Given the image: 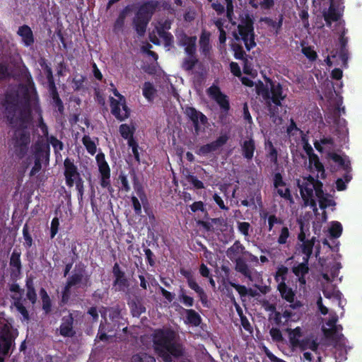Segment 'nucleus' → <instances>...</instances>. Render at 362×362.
Segmentation results:
<instances>
[{
	"instance_id": "obj_1",
	"label": "nucleus",
	"mask_w": 362,
	"mask_h": 362,
	"mask_svg": "<svg viewBox=\"0 0 362 362\" xmlns=\"http://www.w3.org/2000/svg\"><path fill=\"white\" fill-rule=\"evenodd\" d=\"M177 333L171 329L154 330L153 341L165 362H172V357L180 358L185 354L182 344L176 342Z\"/></svg>"
},
{
	"instance_id": "obj_2",
	"label": "nucleus",
	"mask_w": 362,
	"mask_h": 362,
	"mask_svg": "<svg viewBox=\"0 0 362 362\" xmlns=\"http://www.w3.org/2000/svg\"><path fill=\"white\" fill-rule=\"evenodd\" d=\"M266 81L269 83V90L265 93L266 109L270 117L275 120L279 115V107L283 106V101L286 99V93H284L281 83L273 81L269 78Z\"/></svg>"
},
{
	"instance_id": "obj_3",
	"label": "nucleus",
	"mask_w": 362,
	"mask_h": 362,
	"mask_svg": "<svg viewBox=\"0 0 362 362\" xmlns=\"http://www.w3.org/2000/svg\"><path fill=\"white\" fill-rule=\"evenodd\" d=\"M19 127L15 130L12 138L13 150L16 157L21 159L26 156L30 142V134L27 130L29 117L21 116Z\"/></svg>"
},
{
	"instance_id": "obj_4",
	"label": "nucleus",
	"mask_w": 362,
	"mask_h": 362,
	"mask_svg": "<svg viewBox=\"0 0 362 362\" xmlns=\"http://www.w3.org/2000/svg\"><path fill=\"white\" fill-rule=\"evenodd\" d=\"M237 29L238 32L233 33L235 39L236 40L241 39L247 51H250L251 49L255 47L256 34L254 30V20L249 13H246L240 18Z\"/></svg>"
},
{
	"instance_id": "obj_5",
	"label": "nucleus",
	"mask_w": 362,
	"mask_h": 362,
	"mask_svg": "<svg viewBox=\"0 0 362 362\" xmlns=\"http://www.w3.org/2000/svg\"><path fill=\"white\" fill-rule=\"evenodd\" d=\"M18 336V329H13L10 324L0 321V362L4 361V356L9 354L11 349H13Z\"/></svg>"
},
{
	"instance_id": "obj_6",
	"label": "nucleus",
	"mask_w": 362,
	"mask_h": 362,
	"mask_svg": "<svg viewBox=\"0 0 362 362\" xmlns=\"http://www.w3.org/2000/svg\"><path fill=\"white\" fill-rule=\"evenodd\" d=\"M112 92L118 99L110 97V112L116 119L124 121L131 116V110L127 105L126 98L117 88H113Z\"/></svg>"
},
{
	"instance_id": "obj_7",
	"label": "nucleus",
	"mask_w": 362,
	"mask_h": 362,
	"mask_svg": "<svg viewBox=\"0 0 362 362\" xmlns=\"http://www.w3.org/2000/svg\"><path fill=\"white\" fill-rule=\"evenodd\" d=\"M95 160L100 172V185L102 188L107 189L111 193L114 189L111 186V170L105 160V155L100 151L96 155Z\"/></svg>"
},
{
	"instance_id": "obj_8",
	"label": "nucleus",
	"mask_w": 362,
	"mask_h": 362,
	"mask_svg": "<svg viewBox=\"0 0 362 362\" xmlns=\"http://www.w3.org/2000/svg\"><path fill=\"white\" fill-rule=\"evenodd\" d=\"M314 182H315V178L312 175H308L304 178L303 184L300 185V181H298V186L305 206H310L313 210L317 211L316 202L313 197Z\"/></svg>"
},
{
	"instance_id": "obj_9",
	"label": "nucleus",
	"mask_w": 362,
	"mask_h": 362,
	"mask_svg": "<svg viewBox=\"0 0 362 362\" xmlns=\"http://www.w3.org/2000/svg\"><path fill=\"white\" fill-rule=\"evenodd\" d=\"M67 315H64L61 319V324L59 328V333L64 337H73L76 336V331L74 327L75 317L82 316L78 310H68Z\"/></svg>"
},
{
	"instance_id": "obj_10",
	"label": "nucleus",
	"mask_w": 362,
	"mask_h": 362,
	"mask_svg": "<svg viewBox=\"0 0 362 362\" xmlns=\"http://www.w3.org/2000/svg\"><path fill=\"white\" fill-rule=\"evenodd\" d=\"M180 274L187 280L188 287L197 293L202 305L204 307H209L208 296L206 291H204V288H202L199 283L197 282L192 272L190 270H185V269H180Z\"/></svg>"
},
{
	"instance_id": "obj_11",
	"label": "nucleus",
	"mask_w": 362,
	"mask_h": 362,
	"mask_svg": "<svg viewBox=\"0 0 362 362\" xmlns=\"http://www.w3.org/2000/svg\"><path fill=\"white\" fill-rule=\"evenodd\" d=\"M73 286H90V276L86 274V270L83 264H78L74 267L71 274L66 279Z\"/></svg>"
},
{
	"instance_id": "obj_12",
	"label": "nucleus",
	"mask_w": 362,
	"mask_h": 362,
	"mask_svg": "<svg viewBox=\"0 0 362 362\" xmlns=\"http://www.w3.org/2000/svg\"><path fill=\"white\" fill-rule=\"evenodd\" d=\"M211 98L215 100L218 105L220 106L223 112H228L230 105L229 98L226 93H223L221 88L217 85H212L206 90Z\"/></svg>"
},
{
	"instance_id": "obj_13",
	"label": "nucleus",
	"mask_w": 362,
	"mask_h": 362,
	"mask_svg": "<svg viewBox=\"0 0 362 362\" xmlns=\"http://www.w3.org/2000/svg\"><path fill=\"white\" fill-rule=\"evenodd\" d=\"M64 175L66 185L69 188L75 185L78 176L81 175L77 165L70 158H66L64 160Z\"/></svg>"
},
{
	"instance_id": "obj_14",
	"label": "nucleus",
	"mask_w": 362,
	"mask_h": 362,
	"mask_svg": "<svg viewBox=\"0 0 362 362\" xmlns=\"http://www.w3.org/2000/svg\"><path fill=\"white\" fill-rule=\"evenodd\" d=\"M341 0H329V7L328 10L323 11L324 20L328 27L332 26L333 21H337L341 19L342 13L339 8Z\"/></svg>"
},
{
	"instance_id": "obj_15",
	"label": "nucleus",
	"mask_w": 362,
	"mask_h": 362,
	"mask_svg": "<svg viewBox=\"0 0 362 362\" xmlns=\"http://www.w3.org/2000/svg\"><path fill=\"white\" fill-rule=\"evenodd\" d=\"M185 113L190 119L196 133H199L201 129L200 124L205 126L208 123L206 116L194 107H186Z\"/></svg>"
},
{
	"instance_id": "obj_16",
	"label": "nucleus",
	"mask_w": 362,
	"mask_h": 362,
	"mask_svg": "<svg viewBox=\"0 0 362 362\" xmlns=\"http://www.w3.org/2000/svg\"><path fill=\"white\" fill-rule=\"evenodd\" d=\"M228 136L227 134H221L220 136L217 137V139L209 144H204L197 151L198 155L206 156L207 154L211 153V152L218 151V149L224 144L228 140Z\"/></svg>"
},
{
	"instance_id": "obj_17",
	"label": "nucleus",
	"mask_w": 362,
	"mask_h": 362,
	"mask_svg": "<svg viewBox=\"0 0 362 362\" xmlns=\"http://www.w3.org/2000/svg\"><path fill=\"white\" fill-rule=\"evenodd\" d=\"M160 6V2L158 1V0H146V1H144L139 6L138 11L149 23Z\"/></svg>"
},
{
	"instance_id": "obj_18",
	"label": "nucleus",
	"mask_w": 362,
	"mask_h": 362,
	"mask_svg": "<svg viewBox=\"0 0 362 362\" xmlns=\"http://www.w3.org/2000/svg\"><path fill=\"white\" fill-rule=\"evenodd\" d=\"M277 289L280 293V295L283 299H285L287 302L290 303V307L291 308L296 309L297 307H300L301 305L300 302H295V291H293L292 288H289L287 286L286 282H280L277 285Z\"/></svg>"
},
{
	"instance_id": "obj_19",
	"label": "nucleus",
	"mask_w": 362,
	"mask_h": 362,
	"mask_svg": "<svg viewBox=\"0 0 362 362\" xmlns=\"http://www.w3.org/2000/svg\"><path fill=\"white\" fill-rule=\"evenodd\" d=\"M51 148L47 141H37L34 144V157H38L40 160L49 163Z\"/></svg>"
},
{
	"instance_id": "obj_20",
	"label": "nucleus",
	"mask_w": 362,
	"mask_h": 362,
	"mask_svg": "<svg viewBox=\"0 0 362 362\" xmlns=\"http://www.w3.org/2000/svg\"><path fill=\"white\" fill-rule=\"evenodd\" d=\"M112 273L114 276L113 286H118V290H123L129 286V281L126 277L125 272L119 267V264H113Z\"/></svg>"
},
{
	"instance_id": "obj_21",
	"label": "nucleus",
	"mask_w": 362,
	"mask_h": 362,
	"mask_svg": "<svg viewBox=\"0 0 362 362\" xmlns=\"http://www.w3.org/2000/svg\"><path fill=\"white\" fill-rule=\"evenodd\" d=\"M21 252L14 250L10 257L11 276L13 279L18 278L22 271Z\"/></svg>"
},
{
	"instance_id": "obj_22",
	"label": "nucleus",
	"mask_w": 362,
	"mask_h": 362,
	"mask_svg": "<svg viewBox=\"0 0 362 362\" xmlns=\"http://www.w3.org/2000/svg\"><path fill=\"white\" fill-rule=\"evenodd\" d=\"M130 175L132 180L133 182V188L137 197H139L144 208L145 209L146 204H148V199L146 197V194L144 191L143 185L139 181L138 175H136L134 170L130 172Z\"/></svg>"
},
{
	"instance_id": "obj_23",
	"label": "nucleus",
	"mask_w": 362,
	"mask_h": 362,
	"mask_svg": "<svg viewBox=\"0 0 362 362\" xmlns=\"http://www.w3.org/2000/svg\"><path fill=\"white\" fill-rule=\"evenodd\" d=\"M17 34L20 35L22 44L26 47H30L35 44V36L30 27L24 24L20 26L17 30Z\"/></svg>"
},
{
	"instance_id": "obj_24",
	"label": "nucleus",
	"mask_w": 362,
	"mask_h": 362,
	"mask_svg": "<svg viewBox=\"0 0 362 362\" xmlns=\"http://www.w3.org/2000/svg\"><path fill=\"white\" fill-rule=\"evenodd\" d=\"M273 181L274 187L277 189V193L280 197H282L286 199H292V194L289 188H286L284 189L279 188V187L285 186L286 185V182H284L281 173L277 172L274 173Z\"/></svg>"
},
{
	"instance_id": "obj_25",
	"label": "nucleus",
	"mask_w": 362,
	"mask_h": 362,
	"mask_svg": "<svg viewBox=\"0 0 362 362\" xmlns=\"http://www.w3.org/2000/svg\"><path fill=\"white\" fill-rule=\"evenodd\" d=\"M18 105L16 103L6 101L5 106L6 117L7 122L12 127H16L18 123V121H21V117H16Z\"/></svg>"
},
{
	"instance_id": "obj_26",
	"label": "nucleus",
	"mask_w": 362,
	"mask_h": 362,
	"mask_svg": "<svg viewBox=\"0 0 362 362\" xmlns=\"http://www.w3.org/2000/svg\"><path fill=\"white\" fill-rule=\"evenodd\" d=\"M226 253L231 261L235 262V259L239 257V255L248 254V251H246L245 245L240 240H235L232 246L227 248Z\"/></svg>"
},
{
	"instance_id": "obj_27",
	"label": "nucleus",
	"mask_w": 362,
	"mask_h": 362,
	"mask_svg": "<svg viewBox=\"0 0 362 362\" xmlns=\"http://www.w3.org/2000/svg\"><path fill=\"white\" fill-rule=\"evenodd\" d=\"M148 23V21L144 16H141V13L137 11L133 18V26L140 37H142L146 32V27Z\"/></svg>"
},
{
	"instance_id": "obj_28",
	"label": "nucleus",
	"mask_w": 362,
	"mask_h": 362,
	"mask_svg": "<svg viewBox=\"0 0 362 362\" xmlns=\"http://www.w3.org/2000/svg\"><path fill=\"white\" fill-rule=\"evenodd\" d=\"M316 242V237L313 236L310 240H305L302 241L301 243L297 244V248L300 250L302 254H303V257L306 258L308 260H310V257L313 252V247Z\"/></svg>"
},
{
	"instance_id": "obj_29",
	"label": "nucleus",
	"mask_w": 362,
	"mask_h": 362,
	"mask_svg": "<svg viewBox=\"0 0 362 362\" xmlns=\"http://www.w3.org/2000/svg\"><path fill=\"white\" fill-rule=\"evenodd\" d=\"M255 149V141L252 137L249 138L247 140L243 141L241 144L243 157L247 159V160H251V159L253 158Z\"/></svg>"
},
{
	"instance_id": "obj_30",
	"label": "nucleus",
	"mask_w": 362,
	"mask_h": 362,
	"mask_svg": "<svg viewBox=\"0 0 362 362\" xmlns=\"http://www.w3.org/2000/svg\"><path fill=\"white\" fill-rule=\"evenodd\" d=\"M235 270L245 276V277L247 278L250 281H253L252 271L243 257L235 259Z\"/></svg>"
},
{
	"instance_id": "obj_31",
	"label": "nucleus",
	"mask_w": 362,
	"mask_h": 362,
	"mask_svg": "<svg viewBox=\"0 0 362 362\" xmlns=\"http://www.w3.org/2000/svg\"><path fill=\"white\" fill-rule=\"evenodd\" d=\"M210 33L207 30H202L200 34V37L199 40L200 52L205 56H207L210 54L211 50V45H210Z\"/></svg>"
},
{
	"instance_id": "obj_32",
	"label": "nucleus",
	"mask_w": 362,
	"mask_h": 362,
	"mask_svg": "<svg viewBox=\"0 0 362 362\" xmlns=\"http://www.w3.org/2000/svg\"><path fill=\"white\" fill-rule=\"evenodd\" d=\"M286 330L288 333V340L291 346L295 350V349L298 348L300 337H303L302 329L300 327H296L295 329H287Z\"/></svg>"
},
{
	"instance_id": "obj_33",
	"label": "nucleus",
	"mask_w": 362,
	"mask_h": 362,
	"mask_svg": "<svg viewBox=\"0 0 362 362\" xmlns=\"http://www.w3.org/2000/svg\"><path fill=\"white\" fill-rule=\"evenodd\" d=\"M185 322L194 327H199L202 322V316L194 309H185Z\"/></svg>"
},
{
	"instance_id": "obj_34",
	"label": "nucleus",
	"mask_w": 362,
	"mask_h": 362,
	"mask_svg": "<svg viewBox=\"0 0 362 362\" xmlns=\"http://www.w3.org/2000/svg\"><path fill=\"white\" fill-rule=\"evenodd\" d=\"M26 298L33 304L37 302V295L35 288V284L32 277H27L25 279Z\"/></svg>"
},
{
	"instance_id": "obj_35",
	"label": "nucleus",
	"mask_w": 362,
	"mask_h": 362,
	"mask_svg": "<svg viewBox=\"0 0 362 362\" xmlns=\"http://www.w3.org/2000/svg\"><path fill=\"white\" fill-rule=\"evenodd\" d=\"M13 299V305L15 306L17 311L20 313H21L23 316V320H29V312L25 308V305H23L22 302V297L21 296H16L12 295L11 296Z\"/></svg>"
},
{
	"instance_id": "obj_36",
	"label": "nucleus",
	"mask_w": 362,
	"mask_h": 362,
	"mask_svg": "<svg viewBox=\"0 0 362 362\" xmlns=\"http://www.w3.org/2000/svg\"><path fill=\"white\" fill-rule=\"evenodd\" d=\"M130 10L131 9L129 6H126L123 10L120 11L118 18L116 19L113 24V30L115 32H118L123 30L125 23V18Z\"/></svg>"
},
{
	"instance_id": "obj_37",
	"label": "nucleus",
	"mask_w": 362,
	"mask_h": 362,
	"mask_svg": "<svg viewBox=\"0 0 362 362\" xmlns=\"http://www.w3.org/2000/svg\"><path fill=\"white\" fill-rule=\"evenodd\" d=\"M40 296L42 301V310L45 314L52 312V299L46 291V289L41 288L40 289Z\"/></svg>"
},
{
	"instance_id": "obj_38",
	"label": "nucleus",
	"mask_w": 362,
	"mask_h": 362,
	"mask_svg": "<svg viewBox=\"0 0 362 362\" xmlns=\"http://www.w3.org/2000/svg\"><path fill=\"white\" fill-rule=\"evenodd\" d=\"M328 156L329 158H331L333 161L335 163H337L338 165L341 166V168L345 171H351V162L350 160H346L345 158L341 157V155L336 153H329L328 154Z\"/></svg>"
},
{
	"instance_id": "obj_39",
	"label": "nucleus",
	"mask_w": 362,
	"mask_h": 362,
	"mask_svg": "<svg viewBox=\"0 0 362 362\" xmlns=\"http://www.w3.org/2000/svg\"><path fill=\"white\" fill-rule=\"evenodd\" d=\"M343 329L341 325H335L332 328L324 329L325 336L332 338L334 340L339 341L344 337L343 334L339 333V331Z\"/></svg>"
},
{
	"instance_id": "obj_40",
	"label": "nucleus",
	"mask_w": 362,
	"mask_h": 362,
	"mask_svg": "<svg viewBox=\"0 0 362 362\" xmlns=\"http://www.w3.org/2000/svg\"><path fill=\"white\" fill-rule=\"evenodd\" d=\"M142 90L145 98L148 100V102H152L157 92L153 83L149 81L144 82Z\"/></svg>"
},
{
	"instance_id": "obj_41",
	"label": "nucleus",
	"mask_w": 362,
	"mask_h": 362,
	"mask_svg": "<svg viewBox=\"0 0 362 362\" xmlns=\"http://www.w3.org/2000/svg\"><path fill=\"white\" fill-rule=\"evenodd\" d=\"M309 167L310 168H314L316 171L321 173V178L325 177V167L322 163H321L317 155L314 153L313 157L310 158L309 160Z\"/></svg>"
},
{
	"instance_id": "obj_42",
	"label": "nucleus",
	"mask_w": 362,
	"mask_h": 362,
	"mask_svg": "<svg viewBox=\"0 0 362 362\" xmlns=\"http://www.w3.org/2000/svg\"><path fill=\"white\" fill-rule=\"evenodd\" d=\"M197 40V38L196 36H189V37H187V42L185 45L184 50L188 56H193L196 54Z\"/></svg>"
},
{
	"instance_id": "obj_43",
	"label": "nucleus",
	"mask_w": 362,
	"mask_h": 362,
	"mask_svg": "<svg viewBox=\"0 0 362 362\" xmlns=\"http://www.w3.org/2000/svg\"><path fill=\"white\" fill-rule=\"evenodd\" d=\"M71 288L72 287L71 286L70 282H69L66 280L65 285L61 291V298H60V302H59L60 305H67L68 303L69 302L71 295Z\"/></svg>"
},
{
	"instance_id": "obj_44",
	"label": "nucleus",
	"mask_w": 362,
	"mask_h": 362,
	"mask_svg": "<svg viewBox=\"0 0 362 362\" xmlns=\"http://www.w3.org/2000/svg\"><path fill=\"white\" fill-rule=\"evenodd\" d=\"M81 141L89 154L95 155L96 153L97 144L95 141L92 140L88 134H84Z\"/></svg>"
},
{
	"instance_id": "obj_45",
	"label": "nucleus",
	"mask_w": 362,
	"mask_h": 362,
	"mask_svg": "<svg viewBox=\"0 0 362 362\" xmlns=\"http://www.w3.org/2000/svg\"><path fill=\"white\" fill-rule=\"evenodd\" d=\"M308 262L309 260L306 259V258L303 257V262L292 268L293 274L296 276L308 274L309 272Z\"/></svg>"
},
{
	"instance_id": "obj_46",
	"label": "nucleus",
	"mask_w": 362,
	"mask_h": 362,
	"mask_svg": "<svg viewBox=\"0 0 362 362\" xmlns=\"http://www.w3.org/2000/svg\"><path fill=\"white\" fill-rule=\"evenodd\" d=\"M266 148H269V151L267 154V157L269 159L270 161L276 164L278 162V151L272 141L268 140L265 143Z\"/></svg>"
},
{
	"instance_id": "obj_47",
	"label": "nucleus",
	"mask_w": 362,
	"mask_h": 362,
	"mask_svg": "<svg viewBox=\"0 0 362 362\" xmlns=\"http://www.w3.org/2000/svg\"><path fill=\"white\" fill-rule=\"evenodd\" d=\"M198 62L199 59L195 54L192 55V57L184 58L182 62V67L186 71H190V70H192Z\"/></svg>"
},
{
	"instance_id": "obj_48",
	"label": "nucleus",
	"mask_w": 362,
	"mask_h": 362,
	"mask_svg": "<svg viewBox=\"0 0 362 362\" xmlns=\"http://www.w3.org/2000/svg\"><path fill=\"white\" fill-rule=\"evenodd\" d=\"M179 300L187 307H192L194 305V298L191 297V296L187 295L186 291L183 288H181L180 289Z\"/></svg>"
},
{
	"instance_id": "obj_49",
	"label": "nucleus",
	"mask_w": 362,
	"mask_h": 362,
	"mask_svg": "<svg viewBox=\"0 0 362 362\" xmlns=\"http://www.w3.org/2000/svg\"><path fill=\"white\" fill-rule=\"evenodd\" d=\"M231 48L234 53V57L237 59H242V61H247V55L242 46V45L233 43L231 45Z\"/></svg>"
},
{
	"instance_id": "obj_50",
	"label": "nucleus",
	"mask_w": 362,
	"mask_h": 362,
	"mask_svg": "<svg viewBox=\"0 0 362 362\" xmlns=\"http://www.w3.org/2000/svg\"><path fill=\"white\" fill-rule=\"evenodd\" d=\"M23 238L24 240L23 246L26 248H30L33 244V240L29 231V226L25 223L23 226Z\"/></svg>"
},
{
	"instance_id": "obj_51",
	"label": "nucleus",
	"mask_w": 362,
	"mask_h": 362,
	"mask_svg": "<svg viewBox=\"0 0 362 362\" xmlns=\"http://www.w3.org/2000/svg\"><path fill=\"white\" fill-rule=\"evenodd\" d=\"M288 272V268L284 267V265H281L278 267L275 274L274 279L276 282H286V275Z\"/></svg>"
},
{
	"instance_id": "obj_52",
	"label": "nucleus",
	"mask_w": 362,
	"mask_h": 362,
	"mask_svg": "<svg viewBox=\"0 0 362 362\" xmlns=\"http://www.w3.org/2000/svg\"><path fill=\"white\" fill-rule=\"evenodd\" d=\"M132 362H155V357L146 353L134 354Z\"/></svg>"
},
{
	"instance_id": "obj_53",
	"label": "nucleus",
	"mask_w": 362,
	"mask_h": 362,
	"mask_svg": "<svg viewBox=\"0 0 362 362\" xmlns=\"http://www.w3.org/2000/svg\"><path fill=\"white\" fill-rule=\"evenodd\" d=\"M48 142L49 145L51 144L52 146L55 153H59V152L63 151L64 148L63 142L57 139L54 136H50L48 137Z\"/></svg>"
},
{
	"instance_id": "obj_54",
	"label": "nucleus",
	"mask_w": 362,
	"mask_h": 362,
	"mask_svg": "<svg viewBox=\"0 0 362 362\" xmlns=\"http://www.w3.org/2000/svg\"><path fill=\"white\" fill-rule=\"evenodd\" d=\"M119 132L122 137L126 139L127 140L131 137L132 134L134 133V127H130L128 124H122L119 127Z\"/></svg>"
},
{
	"instance_id": "obj_55",
	"label": "nucleus",
	"mask_w": 362,
	"mask_h": 362,
	"mask_svg": "<svg viewBox=\"0 0 362 362\" xmlns=\"http://www.w3.org/2000/svg\"><path fill=\"white\" fill-rule=\"evenodd\" d=\"M343 231V227L341 223L335 221L332 222V224L329 228V234L332 238H339L341 236Z\"/></svg>"
},
{
	"instance_id": "obj_56",
	"label": "nucleus",
	"mask_w": 362,
	"mask_h": 362,
	"mask_svg": "<svg viewBox=\"0 0 362 362\" xmlns=\"http://www.w3.org/2000/svg\"><path fill=\"white\" fill-rule=\"evenodd\" d=\"M158 36L163 38L165 47H170L174 44V37L169 31H159Z\"/></svg>"
},
{
	"instance_id": "obj_57",
	"label": "nucleus",
	"mask_w": 362,
	"mask_h": 362,
	"mask_svg": "<svg viewBox=\"0 0 362 362\" xmlns=\"http://www.w3.org/2000/svg\"><path fill=\"white\" fill-rule=\"evenodd\" d=\"M290 232L287 226H283L280 230L279 236L277 238V243L286 244L290 237Z\"/></svg>"
},
{
	"instance_id": "obj_58",
	"label": "nucleus",
	"mask_w": 362,
	"mask_h": 362,
	"mask_svg": "<svg viewBox=\"0 0 362 362\" xmlns=\"http://www.w3.org/2000/svg\"><path fill=\"white\" fill-rule=\"evenodd\" d=\"M186 180L189 183H192V186L194 189H204L205 186L201 180H199V179L196 177V175H194L192 174H188L186 175Z\"/></svg>"
},
{
	"instance_id": "obj_59",
	"label": "nucleus",
	"mask_w": 362,
	"mask_h": 362,
	"mask_svg": "<svg viewBox=\"0 0 362 362\" xmlns=\"http://www.w3.org/2000/svg\"><path fill=\"white\" fill-rule=\"evenodd\" d=\"M76 189L78 191V199L79 202L83 199L84 195V181L80 175L75 182Z\"/></svg>"
},
{
	"instance_id": "obj_60",
	"label": "nucleus",
	"mask_w": 362,
	"mask_h": 362,
	"mask_svg": "<svg viewBox=\"0 0 362 362\" xmlns=\"http://www.w3.org/2000/svg\"><path fill=\"white\" fill-rule=\"evenodd\" d=\"M130 199L132 203L134 214L136 216H141V202H140L139 197L135 195H132Z\"/></svg>"
},
{
	"instance_id": "obj_61",
	"label": "nucleus",
	"mask_w": 362,
	"mask_h": 362,
	"mask_svg": "<svg viewBox=\"0 0 362 362\" xmlns=\"http://www.w3.org/2000/svg\"><path fill=\"white\" fill-rule=\"evenodd\" d=\"M315 188H313V190L315 192V196L317 197L318 201L320 202V199H322V197L325 195V192L323 191V185L321 181H319L317 178H315V182H314Z\"/></svg>"
},
{
	"instance_id": "obj_62",
	"label": "nucleus",
	"mask_w": 362,
	"mask_h": 362,
	"mask_svg": "<svg viewBox=\"0 0 362 362\" xmlns=\"http://www.w3.org/2000/svg\"><path fill=\"white\" fill-rule=\"evenodd\" d=\"M302 52L310 61H316L317 57V52L311 47H302Z\"/></svg>"
},
{
	"instance_id": "obj_63",
	"label": "nucleus",
	"mask_w": 362,
	"mask_h": 362,
	"mask_svg": "<svg viewBox=\"0 0 362 362\" xmlns=\"http://www.w3.org/2000/svg\"><path fill=\"white\" fill-rule=\"evenodd\" d=\"M132 312L134 316H140L141 313L146 312V308L141 303H133L131 306Z\"/></svg>"
},
{
	"instance_id": "obj_64",
	"label": "nucleus",
	"mask_w": 362,
	"mask_h": 362,
	"mask_svg": "<svg viewBox=\"0 0 362 362\" xmlns=\"http://www.w3.org/2000/svg\"><path fill=\"white\" fill-rule=\"evenodd\" d=\"M283 219L278 218L275 215H269L268 216V230H272L274 224H283Z\"/></svg>"
}]
</instances>
